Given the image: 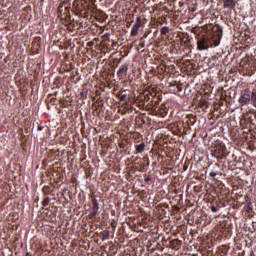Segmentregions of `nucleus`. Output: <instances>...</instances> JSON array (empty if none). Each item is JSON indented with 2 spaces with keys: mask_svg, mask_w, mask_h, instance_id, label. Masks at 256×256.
I'll use <instances>...</instances> for the list:
<instances>
[{
  "mask_svg": "<svg viewBox=\"0 0 256 256\" xmlns=\"http://www.w3.org/2000/svg\"><path fill=\"white\" fill-rule=\"evenodd\" d=\"M193 33L197 41L198 51H207L209 47H219L221 37H223L222 32H212L209 34L207 30L201 27L193 28Z\"/></svg>",
  "mask_w": 256,
  "mask_h": 256,
  "instance_id": "1",
  "label": "nucleus"
},
{
  "mask_svg": "<svg viewBox=\"0 0 256 256\" xmlns=\"http://www.w3.org/2000/svg\"><path fill=\"white\" fill-rule=\"evenodd\" d=\"M96 0H75L73 7L76 11V15L87 18L89 13L95 9Z\"/></svg>",
  "mask_w": 256,
  "mask_h": 256,
  "instance_id": "2",
  "label": "nucleus"
},
{
  "mask_svg": "<svg viewBox=\"0 0 256 256\" xmlns=\"http://www.w3.org/2000/svg\"><path fill=\"white\" fill-rule=\"evenodd\" d=\"M211 155L215 157L219 163H223V160L227 159V147L225 144L219 143L211 150Z\"/></svg>",
  "mask_w": 256,
  "mask_h": 256,
  "instance_id": "3",
  "label": "nucleus"
},
{
  "mask_svg": "<svg viewBox=\"0 0 256 256\" xmlns=\"http://www.w3.org/2000/svg\"><path fill=\"white\" fill-rule=\"evenodd\" d=\"M141 101H142L143 105H145V103H147L148 109L157 111V105H159V103L161 102V97H159V96L153 97L151 100V95L149 93H147V94H144L143 96H141Z\"/></svg>",
  "mask_w": 256,
  "mask_h": 256,
  "instance_id": "4",
  "label": "nucleus"
},
{
  "mask_svg": "<svg viewBox=\"0 0 256 256\" xmlns=\"http://www.w3.org/2000/svg\"><path fill=\"white\" fill-rule=\"evenodd\" d=\"M255 71H256V59H251L249 60L248 63L242 66L243 75H247L248 77H251V75H254Z\"/></svg>",
  "mask_w": 256,
  "mask_h": 256,
  "instance_id": "5",
  "label": "nucleus"
},
{
  "mask_svg": "<svg viewBox=\"0 0 256 256\" xmlns=\"http://www.w3.org/2000/svg\"><path fill=\"white\" fill-rule=\"evenodd\" d=\"M252 95L253 91L244 90L239 98V103L242 105H249V103H251Z\"/></svg>",
  "mask_w": 256,
  "mask_h": 256,
  "instance_id": "6",
  "label": "nucleus"
},
{
  "mask_svg": "<svg viewBox=\"0 0 256 256\" xmlns=\"http://www.w3.org/2000/svg\"><path fill=\"white\" fill-rule=\"evenodd\" d=\"M180 47L182 51L191 53V39H189V37H180Z\"/></svg>",
  "mask_w": 256,
  "mask_h": 256,
  "instance_id": "7",
  "label": "nucleus"
},
{
  "mask_svg": "<svg viewBox=\"0 0 256 256\" xmlns=\"http://www.w3.org/2000/svg\"><path fill=\"white\" fill-rule=\"evenodd\" d=\"M99 213V202L97 199L92 200V207L90 210V213L88 214V219H93L94 217H97V214Z\"/></svg>",
  "mask_w": 256,
  "mask_h": 256,
  "instance_id": "8",
  "label": "nucleus"
},
{
  "mask_svg": "<svg viewBox=\"0 0 256 256\" xmlns=\"http://www.w3.org/2000/svg\"><path fill=\"white\" fill-rule=\"evenodd\" d=\"M224 9H235L237 2L235 0H222Z\"/></svg>",
  "mask_w": 256,
  "mask_h": 256,
  "instance_id": "9",
  "label": "nucleus"
},
{
  "mask_svg": "<svg viewBox=\"0 0 256 256\" xmlns=\"http://www.w3.org/2000/svg\"><path fill=\"white\" fill-rule=\"evenodd\" d=\"M127 71H129V66L124 64V65L120 66L119 70L117 71V76L120 79H123V77H125V75H127Z\"/></svg>",
  "mask_w": 256,
  "mask_h": 256,
  "instance_id": "10",
  "label": "nucleus"
},
{
  "mask_svg": "<svg viewBox=\"0 0 256 256\" xmlns=\"http://www.w3.org/2000/svg\"><path fill=\"white\" fill-rule=\"evenodd\" d=\"M210 177H217V175H221V166L219 164H215L213 169L209 173Z\"/></svg>",
  "mask_w": 256,
  "mask_h": 256,
  "instance_id": "11",
  "label": "nucleus"
},
{
  "mask_svg": "<svg viewBox=\"0 0 256 256\" xmlns=\"http://www.w3.org/2000/svg\"><path fill=\"white\" fill-rule=\"evenodd\" d=\"M182 242L179 239H174L170 241V247L174 249L175 251H179L181 249Z\"/></svg>",
  "mask_w": 256,
  "mask_h": 256,
  "instance_id": "12",
  "label": "nucleus"
},
{
  "mask_svg": "<svg viewBox=\"0 0 256 256\" xmlns=\"http://www.w3.org/2000/svg\"><path fill=\"white\" fill-rule=\"evenodd\" d=\"M136 153H143L145 151V142L135 145Z\"/></svg>",
  "mask_w": 256,
  "mask_h": 256,
  "instance_id": "13",
  "label": "nucleus"
},
{
  "mask_svg": "<svg viewBox=\"0 0 256 256\" xmlns=\"http://www.w3.org/2000/svg\"><path fill=\"white\" fill-rule=\"evenodd\" d=\"M139 27H141V24H139V22L134 24L131 30V35L133 36L137 35L139 33Z\"/></svg>",
  "mask_w": 256,
  "mask_h": 256,
  "instance_id": "14",
  "label": "nucleus"
},
{
  "mask_svg": "<svg viewBox=\"0 0 256 256\" xmlns=\"http://www.w3.org/2000/svg\"><path fill=\"white\" fill-rule=\"evenodd\" d=\"M99 237L102 241H107L109 239V230H104L99 234Z\"/></svg>",
  "mask_w": 256,
  "mask_h": 256,
  "instance_id": "15",
  "label": "nucleus"
},
{
  "mask_svg": "<svg viewBox=\"0 0 256 256\" xmlns=\"http://www.w3.org/2000/svg\"><path fill=\"white\" fill-rule=\"evenodd\" d=\"M67 27V30L70 32V33H73L75 31V22H70L66 25Z\"/></svg>",
  "mask_w": 256,
  "mask_h": 256,
  "instance_id": "16",
  "label": "nucleus"
},
{
  "mask_svg": "<svg viewBox=\"0 0 256 256\" xmlns=\"http://www.w3.org/2000/svg\"><path fill=\"white\" fill-rule=\"evenodd\" d=\"M42 191H43V193H44L45 195H49V193H51V187H49V186H44V187L42 188Z\"/></svg>",
  "mask_w": 256,
  "mask_h": 256,
  "instance_id": "17",
  "label": "nucleus"
},
{
  "mask_svg": "<svg viewBox=\"0 0 256 256\" xmlns=\"http://www.w3.org/2000/svg\"><path fill=\"white\" fill-rule=\"evenodd\" d=\"M118 97L120 101H124L125 103H127V100H128L127 94H119Z\"/></svg>",
  "mask_w": 256,
  "mask_h": 256,
  "instance_id": "18",
  "label": "nucleus"
},
{
  "mask_svg": "<svg viewBox=\"0 0 256 256\" xmlns=\"http://www.w3.org/2000/svg\"><path fill=\"white\" fill-rule=\"evenodd\" d=\"M50 202H51V198H49V197L44 198V200L42 202L43 207H47Z\"/></svg>",
  "mask_w": 256,
  "mask_h": 256,
  "instance_id": "19",
  "label": "nucleus"
},
{
  "mask_svg": "<svg viewBox=\"0 0 256 256\" xmlns=\"http://www.w3.org/2000/svg\"><path fill=\"white\" fill-rule=\"evenodd\" d=\"M167 33H169V27L164 26L161 29V35H167Z\"/></svg>",
  "mask_w": 256,
  "mask_h": 256,
  "instance_id": "20",
  "label": "nucleus"
},
{
  "mask_svg": "<svg viewBox=\"0 0 256 256\" xmlns=\"http://www.w3.org/2000/svg\"><path fill=\"white\" fill-rule=\"evenodd\" d=\"M246 211H247V213H251V211H253V204H251V203L247 204Z\"/></svg>",
  "mask_w": 256,
  "mask_h": 256,
  "instance_id": "21",
  "label": "nucleus"
},
{
  "mask_svg": "<svg viewBox=\"0 0 256 256\" xmlns=\"http://www.w3.org/2000/svg\"><path fill=\"white\" fill-rule=\"evenodd\" d=\"M69 13V10H66V12L64 13V18L66 21H71V16L70 15H67Z\"/></svg>",
  "mask_w": 256,
  "mask_h": 256,
  "instance_id": "22",
  "label": "nucleus"
},
{
  "mask_svg": "<svg viewBox=\"0 0 256 256\" xmlns=\"http://www.w3.org/2000/svg\"><path fill=\"white\" fill-rule=\"evenodd\" d=\"M144 181H145V183H153V178H151L150 176H146L144 178Z\"/></svg>",
  "mask_w": 256,
  "mask_h": 256,
  "instance_id": "23",
  "label": "nucleus"
},
{
  "mask_svg": "<svg viewBox=\"0 0 256 256\" xmlns=\"http://www.w3.org/2000/svg\"><path fill=\"white\" fill-rule=\"evenodd\" d=\"M210 209H211L212 213H217V211H219V209H217L216 206H211Z\"/></svg>",
  "mask_w": 256,
  "mask_h": 256,
  "instance_id": "24",
  "label": "nucleus"
},
{
  "mask_svg": "<svg viewBox=\"0 0 256 256\" xmlns=\"http://www.w3.org/2000/svg\"><path fill=\"white\" fill-rule=\"evenodd\" d=\"M57 101V98H55V97H51L50 98V103L52 104V105H55V102Z\"/></svg>",
  "mask_w": 256,
  "mask_h": 256,
  "instance_id": "25",
  "label": "nucleus"
},
{
  "mask_svg": "<svg viewBox=\"0 0 256 256\" xmlns=\"http://www.w3.org/2000/svg\"><path fill=\"white\" fill-rule=\"evenodd\" d=\"M252 233H255L256 231V222H252Z\"/></svg>",
  "mask_w": 256,
  "mask_h": 256,
  "instance_id": "26",
  "label": "nucleus"
},
{
  "mask_svg": "<svg viewBox=\"0 0 256 256\" xmlns=\"http://www.w3.org/2000/svg\"><path fill=\"white\" fill-rule=\"evenodd\" d=\"M165 115H167V111L163 110V112H161V117H165Z\"/></svg>",
  "mask_w": 256,
  "mask_h": 256,
  "instance_id": "27",
  "label": "nucleus"
},
{
  "mask_svg": "<svg viewBox=\"0 0 256 256\" xmlns=\"http://www.w3.org/2000/svg\"><path fill=\"white\" fill-rule=\"evenodd\" d=\"M44 127L43 126H38V131H43Z\"/></svg>",
  "mask_w": 256,
  "mask_h": 256,
  "instance_id": "28",
  "label": "nucleus"
},
{
  "mask_svg": "<svg viewBox=\"0 0 256 256\" xmlns=\"http://www.w3.org/2000/svg\"><path fill=\"white\" fill-rule=\"evenodd\" d=\"M249 256H255V252L251 251Z\"/></svg>",
  "mask_w": 256,
  "mask_h": 256,
  "instance_id": "29",
  "label": "nucleus"
},
{
  "mask_svg": "<svg viewBox=\"0 0 256 256\" xmlns=\"http://www.w3.org/2000/svg\"><path fill=\"white\" fill-rule=\"evenodd\" d=\"M25 256H33V255H30L29 252H27V253L25 254Z\"/></svg>",
  "mask_w": 256,
  "mask_h": 256,
  "instance_id": "30",
  "label": "nucleus"
},
{
  "mask_svg": "<svg viewBox=\"0 0 256 256\" xmlns=\"http://www.w3.org/2000/svg\"><path fill=\"white\" fill-rule=\"evenodd\" d=\"M39 39H40L39 37H36V38H35V41H39Z\"/></svg>",
  "mask_w": 256,
  "mask_h": 256,
  "instance_id": "31",
  "label": "nucleus"
},
{
  "mask_svg": "<svg viewBox=\"0 0 256 256\" xmlns=\"http://www.w3.org/2000/svg\"><path fill=\"white\" fill-rule=\"evenodd\" d=\"M95 111H97V106H95Z\"/></svg>",
  "mask_w": 256,
  "mask_h": 256,
  "instance_id": "32",
  "label": "nucleus"
},
{
  "mask_svg": "<svg viewBox=\"0 0 256 256\" xmlns=\"http://www.w3.org/2000/svg\"><path fill=\"white\" fill-rule=\"evenodd\" d=\"M3 170L0 168V173L2 172Z\"/></svg>",
  "mask_w": 256,
  "mask_h": 256,
  "instance_id": "33",
  "label": "nucleus"
}]
</instances>
